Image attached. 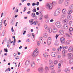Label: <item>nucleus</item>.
<instances>
[{"label":"nucleus","instance_id":"obj_53","mask_svg":"<svg viewBox=\"0 0 73 73\" xmlns=\"http://www.w3.org/2000/svg\"><path fill=\"white\" fill-rule=\"evenodd\" d=\"M30 39H28L26 41L27 42H29L30 41Z\"/></svg>","mask_w":73,"mask_h":73},{"label":"nucleus","instance_id":"obj_55","mask_svg":"<svg viewBox=\"0 0 73 73\" xmlns=\"http://www.w3.org/2000/svg\"><path fill=\"white\" fill-rule=\"evenodd\" d=\"M66 37H69V35L68 34H66Z\"/></svg>","mask_w":73,"mask_h":73},{"label":"nucleus","instance_id":"obj_16","mask_svg":"<svg viewBox=\"0 0 73 73\" xmlns=\"http://www.w3.org/2000/svg\"><path fill=\"white\" fill-rule=\"evenodd\" d=\"M59 44H60V42H59V41L56 40L55 42L54 45H59Z\"/></svg>","mask_w":73,"mask_h":73},{"label":"nucleus","instance_id":"obj_29","mask_svg":"<svg viewBox=\"0 0 73 73\" xmlns=\"http://www.w3.org/2000/svg\"><path fill=\"white\" fill-rule=\"evenodd\" d=\"M53 64V61L52 60H50L49 61V64L51 65V64Z\"/></svg>","mask_w":73,"mask_h":73},{"label":"nucleus","instance_id":"obj_34","mask_svg":"<svg viewBox=\"0 0 73 73\" xmlns=\"http://www.w3.org/2000/svg\"><path fill=\"white\" fill-rule=\"evenodd\" d=\"M44 28L46 29H48V25H44Z\"/></svg>","mask_w":73,"mask_h":73},{"label":"nucleus","instance_id":"obj_9","mask_svg":"<svg viewBox=\"0 0 73 73\" xmlns=\"http://www.w3.org/2000/svg\"><path fill=\"white\" fill-rule=\"evenodd\" d=\"M63 28L65 29H68V28H69V27L68 25L65 24L63 25Z\"/></svg>","mask_w":73,"mask_h":73},{"label":"nucleus","instance_id":"obj_41","mask_svg":"<svg viewBox=\"0 0 73 73\" xmlns=\"http://www.w3.org/2000/svg\"><path fill=\"white\" fill-rule=\"evenodd\" d=\"M34 51H35V52H37V53H38V51H39V49L38 48H36Z\"/></svg>","mask_w":73,"mask_h":73},{"label":"nucleus","instance_id":"obj_32","mask_svg":"<svg viewBox=\"0 0 73 73\" xmlns=\"http://www.w3.org/2000/svg\"><path fill=\"white\" fill-rule=\"evenodd\" d=\"M43 55L44 57H48V55L47 53H44L43 54Z\"/></svg>","mask_w":73,"mask_h":73},{"label":"nucleus","instance_id":"obj_23","mask_svg":"<svg viewBox=\"0 0 73 73\" xmlns=\"http://www.w3.org/2000/svg\"><path fill=\"white\" fill-rule=\"evenodd\" d=\"M65 72L66 73H69L70 72V70L69 69L66 68L65 70Z\"/></svg>","mask_w":73,"mask_h":73},{"label":"nucleus","instance_id":"obj_49","mask_svg":"<svg viewBox=\"0 0 73 73\" xmlns=\"http://www.w3.org/2000/svg\"><path fill=\"white\" fill-rule=\"evenodd\" d=\"M71 24H72V21H70L69 22V25H71Z\"/></svg>","mask_w":73,"mask_h":73},{"label":"nucleus","instance_id":"obj_42","mask_svg":"<svg viewBox=\"0 0 73 73\" xmlns=\"http://www.w3.org/2000/svg\"><path fill=\"white\" fill-rule=\"evenodd\" d=\"M33 21V19H32L31 20H29V22L31 24Z\"/></svg>","mask_w":73,"mask_h":73},{"label":"nucleus","instance_id":"obj_51","mask_svg":"<svg viewBox=\"0 0 73 73\" xmlns=\"http://www.w3.org/2000/svg\"><path fill=\"white\" fill-rule=\"evenodd\" d=\"M33 12H36V9L35 8L33 10Z\"/></svg>","mask_w":73,"mask_h":73},{"label":"nucleus","instance_id":"obj_10","mask_svg":"<svg viewBox=\"0 0 73 73\" xmlns=\"http://www.w3.org/2000/svg\"><path fill=\"white\" fill-rule=\"evenodd\" d=\"M59 35H63L64 34V31L62 30H60L59 32Z\"/></svg>","mask_w":73,"mask_h":73},{"label":"nucleus","instance_id":"obj_14","mask_svg":"<svg viewBox=\"0 0 73 73\" xmlns=\"http://www.w3.org/2000/svg\"><path fill=\"white\" fill-rule=\"evenodd\" d=\"M62 53L63 55L65 56L66 54L67 53V50H63L62 51Z\"/></svg>","mask_w":73,"mask_h":73},{"label":"nucleus","instance_id":"obj_7","mask_svg":"<svg viewBox=\"0 0 73 73\" xmlns=\"http://www.w3.org/2000/svg\"><path fill=\"white\" fill-rule=\"evenodd\" d=\"M67 55L68 56V58H72L73 57V54L70 53H68L67 54Z\"/></svg>","mask_w":73,"mask_h":73},{"label":"nucleus","instance_id":"obj_1","mask_svg":"<svg viewBox=\"0 0 73 73\" xmlns=\"http://www.w3.org/2000/svg\"><path fill=\"white\" fill-rule=\"evenodd\" d=\"M60 12L61 9H60V8H58L57 9L54 13V16H57V15H58L59 14H60Z\"/></svg>","mask_w":73,"mask_h":73},{"label":"nucleus","instance_id":"obj_47","mask_svg":"<svg viewBox=\"0 0 73 73\" xmlns=\"http://www.w3.org/2000/svg\"><path fill=\"white\" fill-rule=\"evenodd\" d=\"M4 51L5 52H6V53H7L8 52V49L7 48L4 49Z\"/></svg>","mask_w":73,"mask_h":73},{"label":"nucleus","instance_id":"obj_33","mask_svg":"<svg viewBox=\"0 0 73 73\" xmlns=\"http://www.w3.org/2000/svg\"><path fill=\"white\" fill-rule=\"evenodd\" d=\"M10 70H11V68H7L5 70V72H7V71H10Z\"/></svg>","mask_w":73,"mask_h":73},{"label":"nucleus","instance_id":"obj_50","mask_svg":"<svg viewBox=\"0 0 73 73\" xmlns=\"http://www.w3.org/2000/svg\"><path fill=\"white\" fill-rule=\"evenodd\" d=\"M26 10H27V7H25L24 8L23 12H25V11H26Z\"/></svg>","mask_w":73,"mask_h":73},{"label":"nucleus","instance_id":"obj_54","mask_svg":"<svg viewBox=\"0 0 73 73\" xmlns=\"http://www.w3.org/2000/svg\"><path fill=\"white\" fill-rule=\"evenodd\" d=\"M49 19H48L46 21V23H49Z\"/></svg>","mask_w":73,"mask_h":73},{"label":"nucleus","instance_id":"obj_61","mask_svg":"<svg viewBox=\"0 0 73 73\" xmlns=\"http://www.w3.org/2000/svg\"><path fill=\"white\" fill-rule=\"evenodd\" d=\"M53 21H54V20H53V19H51L50 20V22H51V23H52V22H53Z\"/></svg>","mask_w":73,"mask_h":73},{"label":"nucleus","instance_id":"obj_22","mask_svg":"<svg viewBox=\"0 0 73 73\" xmlns=\"http://www.w3.org/2000/svg\"><path fill=\"white\" fill-rule=\"evenodd\" d=\"M69 0H67L65 2V5H68V4H69Z\"/></svg>","mask_w":73,"mask_h":73},{"label":"nucleus","instance_id":"obj_17","mask_svg":"<svg viewBox=\"0 0 73 73\" xmlns=\"http://www.w3.org/2000/svg\"><path fill=\"white\" fill-rule=\"evenodd\" d=\"M62 22L64 24H66V23H68V21L67 19H65Z\"/></svg>","mask_w":73,"mask_h":73},{"label":"nucleus","instance_id":"obj_5","mask_svg":"<svg viewBox=\"0 0 73 73\" xmlns=\"http://www.w3.org/2000/svg\"><path fill=\"white\" fill-rule=\"evenodd\" d=\"M38 71L39 73H42L44 72V68L42 67H40L38 69Z\"/></svg>","mask_w":73,"mask_h":73},{"label":"nucleus","instance_id":"obj_19","mask_svg":"<svg viewBox=\"0 0 73 73\" xmlns=\"http://www.w3.org/2000/svg\"><path fill=\"white\" fill-rule=\"evenodd\" d=\"M67 17L68 20H70L72 18V16L70 15H67Z\"/></svg>","mask_w":73,"mask_h":73},{"label":"nucleus","instance_id":"obj_13","mask_svg":"<svg viewBox=\"0 0 73 73\" xmlns=\"http://www.w3.org/2000/svg\"><path fill=\"white\" fill-rule=\"evenodd\" d=\"M51 55L52 57H56L57 55L56 52H52L51 53Z\"/></svg>","mask_w":73,"mask_h":73},{"label":"nucleus","instance_id":"obj_25","mask_svg":"<svg viewBox=\"0 0 73 73\" xmlns=\"http://www.w3.org/2000/svg\"><path fill=\"white\" fill-rule=\"evenodd\" d=\"M57 31V29L56 28L53 29L52 30V31L53 33H56Z\"/></svg>","mask_w":73,"mask_h":73},{"label":"nucleus","instance_id":"obj_52","mask_svg":"<svg viewBox=\"0 0 73 73\" xmlns=\"http://www.w3.org/2000/svg\"><path fill=\"white\" fill-rule=\"evenodd\" d=\"M11 31L12 32H14V30H13V27H12Z\"/></svg>","mask_w":73,"mask_h":73},{"label":"nucleus","instance_id":"obj_21","mask_svg":"<svg viewBox=\"0 0 73 73\" xmlns=\"http://www.w3.org/2000/svg\"><path fill=\"white\" fill-rule=\"evenodd\" d=\"M40 16V20H41L42 19V13L41 12H40L39 13Z\"/></svg>","mask_w":73,"mask_h":73},{"label":"nucleus","instance_id":"obj_43","mask_svg":"<svg viewBox=\"0 0 73 73\" xmlns=\"http://www.w3.org/2000/svg\"><path fill=\"white\" fill-rule=\"evenodd\" d=\"M69 31L70 32H72V31H73V28H72V27H70L69 29Z\"/></svg>","mask_w":73,"mask_h":73},{"label":"nucleus","instance_id":"obj_56","mask_svg":"<svg viewBox=\"0 0 73 73\" xmlns=\"http://www.w3.org/2000/svg\"><path fill=\"white\" fill-rule=\"evenodd\" d=\"M34 23L35 25H36L37 23V22L36 21H34Z\"/></svg>","mask_w":73,"mask_h":73},{"label":"nucleus","instance_id":"obj_36","mask_svg":"<svg viewBox=\"0 0 73 73\" xmlns=\"http://www.w3.org/2000/svg\"><path fill=\"white\" fill-rule=\"evenodd\" d=\"M66 16V15L65 14H63L61 15V17L62 18H63V17H65Z\"/></svg>","mask_w":73,"mask_h":73},{"label":"nucleus","instance_id":"obj_28","mask_svg":"<svg viewBox=\"0 0 73 73\" xmlns=\"http://www.w3.org/2000/svg\"><path fill=\"white\" fill-rule=\"evenodd\" d=\"M52 31V29L49 28L48 29V32L49 33H51Z\"/></svg>","mask_w":73,"mask_h":73},{"label":"nucleus","instance_id":"obj_27","mask_svg":"<svg viewBox=\"0 0 73 73\" xmlns=\"http://www.w3.org/2000/svg\"><path fill=\"white\" fill-rule=\"evenodd\" d=\"M43 36L44 37H48V34L46 33H44L43 35Z\"/></svg>","mask_w":73,"mask_h":73},{"label":"nucleus","instance_id":"obj_8","mask_svg":"<svg viewBox=\"0 0 73 73\" xmlns=\"http://www.w3.org/2000/svg\"><path fill=\"white\" fill-rule=\"evenodd\" d=\"M39 40L40 41V42L41 44H42L43 43V41H42V40H44V38L42 37H40L39 38Z\"/></svg>","mask_w":73,"mask_h":73},{"label":"nucleus","instance_id":"obj_38","mask_svg":"<svg viewBox=\"0 0 73 73\" xmlns=\"http://www.w3.org/2000/svg\"><path fill=\"white\" fill-rule=\"evenodd\" d=\"M52 4L54 5H56V4H57V2H56V1H53L52 2Z\"/></svg>","mask_w":73,"mask_h":73},{"label":"nucleus","instance_id":"obj_4","mask_svg":"<svg viewBox=\"0 0 73 73\" xmlns=\"http://www.w3.org/2000/svg\"><path fill=\"white\" fill-rule=\"evenodd\" d=\"M60 40L61 44H64V42H65V38L63 37L61 38H60Z\"/></svg>","mask_w":73,"mask_h":73},{"label":"nucleus","instance_id":"obj_40","mask_svg":"<svg viewBox=\"0 0 73 73\" xmlns=\"http://www.w3.org/2000/svg\"><path fill=\"white\" fill-rule=\"evenodd\" d=\"M45 69L46 71L49 70V67L47 66H46L45 67Z\"/></svg>","mask_w":73,"mask_h":73},{"label":"nucleus","instance_id":"obj_31","mask_svg":"<svg viewBox=\"0 0 73 73\" xmlns=\"http://www.w3.org/2000/svg\"><path fill=\"white\" fill-rule=\"evenodd\" d=\"M70 9H73V4L71 5L69 7Z\"/></svg>","mask_w":73,"mask_h":73},{"label":"nucleus","instance_id":"obj_39","mask_svg":"<svg viewBox=\"0 0 73 73\" xmlns=\"http://www.w3.org/2000/svg\"><path fill=\"white\" fill-rule=\"evenodd\" d=\"M58 61L57 60H56L54 61V64H57V63H58Z\"/></svg>","mask_w":73,"mask_h":73},{"label":"nucleus","instance_id":"obj_64","mask_svg":"<svg viewBox=\"0 0 73 73\" xmlns=\"http://www.w3.org/2000/svg\"><path fill=\"white\" fill-rule=\"evenodd\" d=\"M59 36V35L58 34H56L55 37H58Z\"/></svg>","mask_w":73,"mask_h":73},{"label":"nucleus","instance_id":"obj_44","mask_svg":"<svg viewBox=\"0 0 73 73\" xmlns=\"http://www.w3.org/2000/svg\"><path fill=\"white\" fill-rule=\"evenodd\" d=\"M47 41H51V38L50 37H49L48 38V39Z\"/></svg>","mask_w":73,"mask_h":73},{"label":"nucleus","instance_id":"obj_59","mask_svg":"<svg viewBox=\"0 0 73 73\" xmlns=\"http://www.w3.org/2000/svg\"><path fill=\"white\" fill-rule=\"evenodd\" d=\"M61 67V64L59 63L58 64V68H60Z\"/></svg>","mask_w":73,"mask_h":73},{"label":"nucleus","instance_id":"obj_60","mask_svg":"<svg viewBox=\"0 0 73 73\" xmlns=\"http://www.w3.org/2000/svg\"><path fill=\"white\" fill-rule=\"evenodd\" d=\"M58 50L59 52H60V51H61V49L60 48H58Z\"/></svg>","mask_w":73,"mask_h":73},{"label":"nucleus","instance_id":"obj_20","mask_svg":"<svg viewBox=\"0 0 73 73\" xmlns=\"http://www.w3.org/2000/svg\"><path fill=\"white\" fill-rule=\"evenodd\" d=\"M71 41L70 40H68L66 42V45H69L70 44V42H71Z\"/></svg>","mask_w":73,"mask_h":73},{"label":"nucleus","instance_id":"obj_35","mask_svg":"<svg viewBox=\"0 0 73 73\" xmlns=\"http://www.w3.org/2000/svg\"><path fill=\"white\" fill-rule=\"evenodd\" d=\"M69 62L70 64H73V58L71 59L69 61Z\"/></svg>","mask_w":73,"mask_h":73},{"label":"nucleus","instance_id":"obj_24","mask_svg":"<svg viewBox=\"0 0 73 73\" xmlns=\"http://www.w3.org/2000/svg\"><path fill=\"white\" fill-rule=\"evenodd\" d=\"M68 14H71L73 12V11L72 10H69L68 11Z\"/></svg>","mask_w":73,"mask_h":73},{"label":"nucleus","instance_id":"obj_45","mask_svg":"<svg viewBox=\"0 0 73 73\" xmlns=\"http://www.w3.org/2000/svg\"><path fill=\"white\" fill-rule=\"evenodd\" d=\"M6 22V20H5L3 23H4V24L5 25V26L6 27V25H7V23H5V22Z\"/></svg>","mask_w":73,"mask_h":73},{"label":"nucleus","instance_id":"obj_48","mask_svg":"<svg viewBox=\"0 0 73 73\" xmlns=\"http://www.w3.org/2000/svg\"><path fill=\"white\" fill-rule=\"evenodd\" d=\"M37 45L38 46H40V43H39V41H38L37 42Z\"/></svg>","mask_w":73,"mask_h":73},{"label":"nucleus","instance_id":"obj_62","mask_svg":"<svg viewBox=\"0 0 73 73\" xmlns=\"http://www.w3.org/2000/svg\"><path fill=\"white\" fill-rule=\"evenodd\" d=\"M36 5V3H32V6H34L35 5Z\"/></svg>","mask_w":73,"mask_h":73},{"label":"nucleus","instance_id":"obj_57","mask_svg":"<svg viewBox=\"0 0 73 73\" xmlns=\"http://www.w3.org/2000/svg\"><path fill=\"white\" fill-rule=\"evenodd\" d=\"M27 72H29L30 71V68H28L26 70Z\"/></svg>","mask_w":73,"mask_h":73},{"label":"nucleus","instance_id":"obj_2","mask_svg":"<svg viewBox=\"0 0 73 73\" xmlns=\"http://www.w3.org/2000/svg\"><path fill=\"white\" fill-rule=\"evenodd\" d=\"M46 7H47L48 9H52V8H53L52 4L51 3H47L46 4Z\"/></svg>","mask_w":73,"mask_h":73},{"label":"nucleus","instance_id":"obj_63","mask_svg":"<svg viewBox=\"0 0 73 73\" xmlns=\"http://www.w3.org/2000/svg\"><path fill=\"white\" fill-rule=\"evenodd\" d=\"M36 5H39V2H37V4Z\"/></svg>","mask_w":73,"mask_h":73},{"label":"nucleus","instance_id":"obj_3","mask_svg":"<svg viewBox=\"0 0 73 73\" xmlns=\"http://www.w3.org/2000/svg\"><path fill=\"white\" fill-rule=\"evenodd\" d=\"M55 24L58 28H60L62 27V24H61V23L60 22H56L55 23Z\"/></svg>","mask_w":73,"mask_h":73},{"label":"nucleus","instance_id":"obj_46","mask_svg":"<svg viewBox=\"0 0 73 73\" xmlns=\"http://www.w3.org/2000/svg\"><path fill=\"white\" fill-rule=\"evenodd\" d=\"M47 42L48 45H50L51 43V41H47Z\"/></svg>","mask_w":73,"mask_h":73},{"label":"nucleus","instance_id":"obj_26","mask_svg":"<svg viewBox=\"0 0 73 73\" xmlns=\"http://www.w3.org/2000/svg\"><path fill=\"white\" fill-rule=\"evenodd\" d=\"M64 0H59L58 1V3L60 4H62L63 2H64Z\"/></svg>","mask_w":73,"mask_h":73},{"label":"nucleus","instance_id":"obj_15","mask_svg":"<svg viewBox=\"0 0 73 73\" xmlns=\"http://www.w3.org/2000/svg\"><path fill=\"white\" fill-rule=\"evenodd\" d=\"M35 63L34 62H32V64H31V66L32 68H34L35 67Z\"/></svg>","mask_w":73,"mask_h":73},{"label":"nucleus","instance_id":"obj_58","mask_svg":"<svg viewBox=\"0 0 73 73\" xmlns=\"http://www.w3.org/2000/svg\"><path fill=\"white\" fill-rule=\"evenodd\" d=\"M15 58L16 60H18V59L19 58V56L16 57Z\"/></svg>","mask_w":73,"mask_h":73},{"label":"nucleus","instance_id":"obj_30","mask_svg":"<svg viewBox=\"0 0 73 73\" xmlns=\"http://www.w3.org/2000/svg\"><path fill=\"white\" fill-rule=\"evenodd\" d=\"M68 48V47L66 46H63L62 49H66Z\"/></svg>","mask_w":73,"mask_h":73},{"label":"nucleus","instance_id":"obj_18","mask_svg":"<svg viewBox=\"0 0 73 73\" xmlns=\"http://www.w3.org/2000/svg\"><path fill=\"white\" fill-rule=\"evenodd\" d=\"M50 70H53V69H54V65H50Z\"/></svg>","mask_w":73,"mask_h":73},{"label":"nucleus","instance_id":"obj_6","mask_svg":"<svg viewBox=\"0 0 73 73\" xmlns=\"http://www.w3.org/2000/svg\"><path fill=\"white\" fill-rule=\"evenodd\" d=\"M38 55V53L36 51H34L33 52V53L32 56L33 57H36Z\"/></svg>","mask_w":73,"mask_h":73},{"label":"nucleus","instance_id":"obj_11","mask_svg":"<svg viewBox=\"0 0 73 73\" xmlns=\"http://www.w3.org/2000/svg\"><path fill=\"white\" fill-rule=\"evenodd\" d=\"M30 64V60H27L25 62V65H28Z\"/></svg>","mask_w":73,"mask_h":73},{"label":"nucleus","instance_id":"obj_12","mask_svg":"<svg viewBox=\"0 0 73 73\" xmlns=\"http://www.w3.org/2000/svg\"><path fill=\"white\" fill-rule=\"evenodd\" d=\"M62 13L63 14H66V9H63L62 10Z\"/></svg>","mask_w":73,"mask_h":73},{"label":"nucleus","instance_id":"obj_37","mask_svg":"<svg viewBox=\"0 0 73 73\" xmlns=\"http://www.w3.org/2000/svg\"><path fill=\"white\" fill-rule=\"evenodd\" d=\"M32 15H31V16L33 17H35V16H36V15L35 14V13H32Z\"/></svg>","mask_w":73,"mask_h":73}]
</instances>
